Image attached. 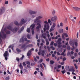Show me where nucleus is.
I'll list each match as a JSON object with an SVG mask.
<instances>
[{
    "label": "nucleus",
    "mask_w": 80,
    "mask_h": 80,
    "mask_svg": "<svg viewBox=\"0 0 80 80\" xmlns=\"http://www.w3.org/2000/svg\"><path fill=\"white\" fill-rule=\"evenodd\" d=\"M71 53L70 52H68L67 53V56H68V55H71Z\"/></svg>",
    "instance_id": "obj_50"
},
{
    "label": "nucleus",
    "mask_w": 80,
    "mask_h": 80,
    "mask_svg": "<svg viewBox=\"0 0 80 80\" xmlns=\"http://www.w3.org/2000/svg\"><path fill=\"white\" fill-rule=\"evenodd\" d=\"M27 44H28V43H29V42H31V41H30V40H27Z\"/></svg>",
    "instance_id": "obj_49"
},
{
    "label": "nucleus",
    "mask_w": 80,
    "mask_h": 80,
    "mask_svg": "<svg viewBox=\"0 0 80 80\" xmlns=\"http://www.w3.org/2000/svg\"><path fill=\"white\" fill-rule=\"evenodd\" d=\"M37 12V11H33L31 10L29 11V13L31 15H32V14H36Z\"/></svg>",
    "instance_id": "obj_8"
},
{
    "label": "nucleus",
    "mask_w": 80,
    "mask_h": 80,
    "mask_svg": "<svg viewBox=\"0 0 80 80\" xmlns=\"http://www.w3.org/2000/svg\"><path fill=\"white\" fill-rule=\"evenodd\" d=\"M50 48H51L52 50H55V48H54V47H53V46H51Z\"/></svg>",
    "instance_id": "obj_28"
},
{
    "label": "nucleus",
    "mask_w": 80,
    "mask_h": 80,
    "mask_svg": "<svg viewBox=\"0 0 80 80\" xmlns=\"http://www.w3.org/2000/svg\"><path fill=\"white\" fill-rule=\"evenodd\" d=\"M55 26H56V24L55 23H53V25L52 26L50 29L49 30L50 32H51L52 30H54L55 29Z\"/></svg>",
    "instance_id": "obj_7"
},
{
    "label": "nucleus",
    "mask_w": 80,
    "mask_h": 80,
    "mask_svg": "<svg viewBox=\"0 0 80 80\" xmlns=\"http://www.w3.org/2000/svg\"><path fill=\"white\" fill-rule=\"evenodd\" d=\"M44 23H46V24H44V27H45V28H46L47 29H49V27H50L49 26V25H48V22H47V21H45L44 22Z\"/></svg>",
    "instance_id": "obj_5"
},
{
    "label": "nucleus",
    "mask_w": 80,
    "mask_h": 80,
    "mask_svg": "<svg viewBox=\"0 0 80 80\" xmlns=\"http://www.w3.org/2000/svg\"><path fill=\"white\" fill-rule=\"evenodd\" d=\"M42 65H43V66L45 67H46V65H45V63H44L43 62H42Z\"/></svg>",
    "instance_id": "obj_58"
},
{
    "label": "nucleus",
    "mask_w": 80,
    "mask_h": 80,
    "mask_svg": "<svg viewBox=\"0 0 80 80\" xmlns=\"http://www.w3.org/2000/svg\"><path fill=\"white\" fill-rule=\"evenodd\" d=\"M58 68H61V67H62V65H58Z\"/></svg>",
    "instance_id": "obj_55"
},
{
    "label": "nucleus",
    "mask_w": 80,
    "mask_h": 80,
    "mask_svg": "<svg viewBox=\"0 0 80 80\" xmlns=\"http://www.w3.org/2000/svg\"><path fill=\"white\" fill-rule=\"evenodd\" d=\"M24 26H22V28L20 29L19 31L18 32V33H21V32L22 31H23V30H24Z\"/></svg>",
    "instance_id": "obj_13"
},
{
    "label": "nucleus",
    "mask_w": 80,
    "mask_h": 80,
    "mask_svg": "<svg viewBox=\"0 0 80 80\" xmlns=\"http://www.w3.org/2000/svg\"><path fill=\"white\" fill-rule=\"evenodd\" d=\"M2 31L0 32V37H2V38H7V34L5 32H2Z\"/></svg>",
    "instance_id": "obj_3"
},
{
    "label": "nucleus",
    "mask_w": 80,
    "mask_h": 80,
    "mask_svg": "<svg viewBox=\"0 0 80 80\" xmlns=\"http://www.w3.org/2000/svg\"><path fill=\"white\" fill-rule=\"evenodd\" d=\"M50 63L51 65H53V63H55V62L53 60H51L50 61Z\"/></svg>",
    "instance_id": "obj_26"
},
{
    "label": "nucleus",
    "mask_w": 80,
    "mask_h": 80,
    "mask_svg": "<svg viewBox=\"0 0 80 80\" xmlns=\"http://www.w3.org/2000/svg\"><path fill=\"white\" fill-rule=\"evenodd\" d=\"M3 32H5V33H6V34H10L11 33V32L9 31L7 29V28L5 27L4 28L3 31Z\"/></svg>",
    "instance_id": "obj_6"
},
{
    "label": "nucleus",
    "mask_w": 80,
    "mask_h": 80,
    "mask_svg": "<svg viewBox=\"0 0 80 80\" xmlns=\"http://www.w3.org/2000/svg\"><path fill=\"white\" fill-rule=\"evenodd\" d=\"M74 55L75 57H77V53H75L74 54Z\"/></svg>",
    "instance_id": "obj_42"
},
{
    "label": "nucleus",
    "mask_w": 80,
    "mask_h": 80,
    "mask_svg": "<svg viewBox=\"0 0 80 80\" xmlns=\"http://www.w3.org/2000/svg\"><path fill=\"white\" fill-rule=\"evenodd\" d=\"M42 37H43V38L44 39H45L46 38V37L45 36L43 35V34H42Z\"/></svg>",
    "instance_id": "obj_43"
},
{
    "label": "nucleus",
    "mask_w": 80,
    "mask_h": 80,
    "mask_svg": "<svg viewBox=\"0 0 80 80\" xmlns=\"http://www.w3.org/2000/svg\"><path fill=\"white\" fill-rule=\"evenodd\" d=\"M67 60V58H66L65 57H64L62 58L63 61H65Z\"/></svg>",
    "instance_id": "obj_44"
},
{
    "label": "nucleus",
    "mask_w": 80,
    "mask_h": 80,
    "mask_svg": "<svg viewBox=\"0 0 80 80\" xmlns=\"http://www.w3.org/2000/svg\"><path fill=\"white\" fill-rule=\"evenodd\" d=\"M26 63H27V64H28V65L29 66L30 65V62L29 61L26 62Z\"/></svg>",
    "instance_id": "obj_38"
},
{
    "label": "nucleus",
    "mask_w": 80,
    "mask_h": 80,
    "mask_svg": "<svg viewBox=\"0 0 80 80\" xmlns=\"http://www.w3.org/2000/svg\"><path fill=\"white\" fill-rule=\"evenodd\" d=\"M74 65L75 66L76 69H77L78 68V67L77 66V65L76 64H74Z\"/></svg>",
    "instance_id": "obj_40"
},
{
    "label": "nucleus",
    "mask_w": 80,
    "mask_h": 80,
    "mask_svg": "<svg viewBox=\"0 0 80 80\" xmlns=\"http://www.w3.org/2000/svg\"><path fill=\"white\" fill-rule=\"evenodd\" d=\"M20 68L21 70H23V66L22 64V63H20V65L18 66Z\"/></svg>",
    "instance_id": "obj_17"
},
{
    "label": "nucleus",
    "mask_w": 80,
    "mask_h": 80,
    "mask_svg": "<svg viewBox=\"0 0 80 80\" xmlns=\"http://www.w3.org/2000/svg\"><path fill=\"white\" fill-rule=\"evenodd\" d=\"M75 41L74 42V43L75 46H76V47H78V42H77L78 40H77V39H75Z\"/></svg>",
    "instance_id": "obj_15"
},
{
    "label": "nucleus",
    "mask_w": 80,
    "mask_h": 80,
    "mask_svg": "<svg viewBox=\"0 0 80 80\" xmlns=\"http://www.w3.org/2000/svg\"><path fill=\"white\" fill-rule=\"evenodd\" d=\"M75 51L77 53H78V49H76Z\"/></svg>",
    "instance_id": "obj_59"
},
{
    "label": "nucleus",
    "mask_w": 80,
    "mask_h": 80,
    "mask_svg": "<svg viewBox=\"0 0 80 80\" xmlns=\"http://www.w3.org/2000/svg\"><path fill=\"white\" fill-rule=\"evenodd\" d=\"M67 49L68 50H70V46L68 45L67 46Z\"/></svg>",
    "instance_id": "obj_34"
},
{
    "label": "nucleus",
    "mask_w": 80,
    "mask_h": 80,
    "mask_svg": "<svg viewBox=\"0 0 80 80\" xmlns=\"http://www.w3.org/2000/svg\"><path fill=\"white\" fill-rule=\"evenodd\" d=\"M23 71L24 72H26V73H27V72H28V70H27L26 69H24L23 70Z\"/></svg>",
    "instance_id": "obj_39"
},
{
    "label": "nucleus",
    "mask_w": 80,
    "mask_h": 80,
    "mask_svg": "<svg viewBox=\"0 0 80 80\" xmlns=\"http://www.w3.org/2000/svg\"><path fill=\"white\" fill-rule=\"evenodd\" d=\"M48 23H51V21L50 19L48 20Z\"/></svg>",
    "instance_id": "obj_54"
},
{
    "label": "nucleus",
    "mask_w": 80,
    "mask_h": 80,
    "mask_svg": "<svg viewBox=\"0 0 80 80\" xmlns=\"http://www.w3.org/2000/svg\"><path fill=\"white\" fill-rule=\"evenodd\" d=\"M41 21L40 20L36 18V19H35L34 20V23H37L36 25L37 26L36 27V29L37 32H39V30H40V28H41L42 27V25H41V24L40 23L41 22Z\"/></svg>",
    "instance_id": "obj_1"
},
{
    "label": "nucleus",
    "mask_w": 80,
    "mask_h": 80,
    "mask_svg": "<svg viewBox=\"0 0 80 80\" xmlns=\"http://www.w3.org/2000/svg\"><path fill=\"white\" fill-rule=\"evenodd\" d=\"M14 24H15V25H17V26L18 25V22H17V21H14Z\"/></svg>",
    "instance_id": "obj_30"
},
{
    "label": "nucleus",
    "mask_w": 80,
    "mask_h": 80,
    "mask_svg": "<svg viewBox=\"0 0 80 80\" xmlns=\"http://www.w3.org/2000/svg\"><path fill=\"white\" fill-rule=\"evenodd\" d=\"M52 15H54L55 13V10H53L52 12Z\"/></svg>",
    "instance_id": "obj_45"
},
{
    "label": "nucleus",
    "mask_w": 80,
    "mask_h": 80,
    "mask_svg": "<svg viewBox=\"0 0 80 80\" xmlns=\"http://www.w3.org/2000/svg\"><path fill=\"white\" fill-rule=\"evenodd\" d=\"M61 72H62V74H64V73L66 72V71L65 70H64V71H61Z\"/></svg>",
    "instance_id": "obj_35"
},
{
    "label": "nucleus",
    "mask_w": 80,
    "mask_h": 80,
    "mask_svg": "<svg viewBox=\"0 0 80 80\" xmlns=\"http://www.w3.org/2000/svg\"><path fill=\"white\" fill-rule=\"evenodd\" d=\"M12 27V26L11 25H8L7 27V29H8L9 30H11L12 32L13 33H15L16 32H17V30H18V28H13Z\"/></svg>",
    "instance_id": "obj_2"
},
{
    "label": "nucleus",
    "mask_w": 80,
    "mask_h": 80,
    "mask_svg": "<svg viewBox=\"0 0 80 80\" xmlns=\"http://www.w3.org/2000/svg\"><path fill=\"white\" fill-rule=\"evenodd\" d=\"M31 53V50H30L28 52L27 55L28 57H29V56H30V53Z\"/></svg>",
    "instance_id": "obj_18"
},
{
    "label": "nucleus",
    "mask_w": 80,
    "mask_h": 80,
    "mask_svg": "<svg viewBox=\"0 0 80 80\" xmlns=\"http://www.w3.org/2000/svg\"><path fill=\"white\" fill-rule=\"evenodd\" d=\"M27 32H28V33H30V28H28L27 29Z\"/></svg>",
    "instance_id": "obj_32"
},
{
    "label": "nucleus",
    "mask_w": 80,
    "mask_h": 80,
    "mask_svg": "<svg viewBox=\"0 0 80 80\" xmlns=\"http://www.w3.org/2000/svg\"><path fill=\"white\" fill-rule=\"evenodd\" d=\"M38 20H39V19H41V18H43V16H38L36 17Z\"/></svg>",
    "instance_id": "obj_27"
},
{
    "label": "nucleus",
    "mask_w": 80,
    "mask_h": 80,
    "mask_svg": "<svg viewBox=\"0 0 80 80\" xmlns=\"http://www.w3.org/2000/svg\"><path fill=\"white\" fill-rule=\"evenodd\" d=\"M73 8L74 10H75V11H77L78 12V11H80V8L78 7H73Z\"/></svg>",
    "instance_id": "obj_11"
},
{
    "label": "nucleus",
    "mask_w": 80,
    "mask_h": 80,
    "mask_svg": "<svg viewBox=\"0 0 80 80\" xmlns=\"http://www.w3.org/2000/svg\"><path fill=\"white\" fill-rule=\"evenodd\" d=\"M42 62H43V59H41L39 61V62H40V63H42Z\"/></svg>",
    "instance_id": "obj_61"
},
{
    "label": "nucleus",
    "mask_w": 80,
    "mask_h": 80,
    "mask_svg": "<svg viewBox=\"0 0 80 80\" xmlns=\"http://www.w3.org/2000/svg\"><path fill=\"white\" fill-rule=\"evenodd\" d=\"M41 50H42V46H40L39 47V52H41Z\"/></svg>",
    "instance_id": "obj_51"
},
{
    "label": "nucleus",
    "mask_w": 80,
    "mask_h": 80,
    "mask_svg": "<svg viewBox=\"0 0 80 80\" xmlns=\"http://www.w3.org/2000/svg\"><path fill=\"white\" fill-rule=\"evenodd\" d=\"M5 11V8L4 7H2L0 9V15H2V13H3Z\"/></svg>",
    "instance_id": "obj_4"
},
{
    "label": "nucleus",
    "mask_w": 80,
    "mask_h": 80,
    "mask_svg": "<svg viewBox=\"0 0 80 80\" xmlns=\"http://www.w3.org/2000/svg\"><path fill=\"white\" fill-rule=\"evenodd\" d=\"M42 43H45V41H44V40H43V39H42Z\"/></svg>",
    "instance_id": "obj_60"
},
{
    "label": "nucleus",
    "mask_w": 80,
    "mask_h": 80,
    "mask_svg": "<svg viewBox=\"0 0 80 80\" xmlns=\"http://www.w3.org/2000/svg\"><path fill=\"white\" fill-rule=\"evenodd\" d=\"M21 22L22 24H24V23H25L26 22L25 21V19H22L21 20Z\"/></svg>",
    "instance_id": "obj_22"
},
{
    "label": "nucleus",
    "mask_w": 80,
    "mask_h": 80,
    "mask_svg": "<svg viewBox=\"0 0 80 80\" xmlns=\"http://www.w3.org/2000/svg\"><path fill=\"white\" fill-rule=\"evenodd\" d=\"M54 45L55 46V47H57V44L56 43H54Z\"/></svg>",
    "instance_id": "obj_62"
},
{
    "label": "nucleus",
    "mask_w": 80,
    "mask_h": 80,
    "mask_svg": "<svg viewBox=\"0 0 80 80\" xmlns=\"http://www.w3.org/2000/svg\"><path fill=\"white\" fill-rule=\"evenodd\" d=\"M57 19V17L55 16L51 18V21H52V22H54Z\"/></svg>",
    "instance_id": "obj_10"
},
{
    "label": "nucleus",
    "mask_w": 80,
    "mask_h": 80,
    "mask_svg": "<svg viewBox=\"0 0 80 80\" xmlns=\"http://www.w3.org/2000/svg\"><path fill=\"white\" fill-rule=\"evenodd\" d=\"M45 53V50H42V53H41V55L42 56H44Z\"/></svg>",
    "instance_id": "obj_23"
},
{
    "label": "nucleus",
    "mask_w": 80,
    "mask_h": 80,
    "mask_svg": "<svg viewBox=\"0 0 80 80\" xmlns=\"http://www.w3.org/2000/svg\"><path fill=\"white\" fill-rule=\"evenodd\" d=\"M25 46H26V45L25 44H22L21 46V48H24L23 49V50L24 51H25V49H26V48H25Z\"/></svg>",
    "instance_id": "obj_14"
},
{
    "label": "nucleus",
    "mask_w": 80,
    "mask_h": 80,
    "mask_svg": "<svg viewBox=\"0 0 80 80\" xmlns=\"http://www.w3.org/2000/svg\"><path fill=\"white\" fill-rule=\"evenodd\" d=\"M46 42L47 45H48L49 44V42L48 41V40H46Z\"/></svg>",
    "instance_id": "obj_41"
},
{
    "label": "nucleus",
    "mask_w": 80,
    "mask_h": 80,
    "mask_svg": "<svg viewBox=\"0 0 80 80\" xmlns=\"http://www.w3.org/2000/svg\"><path fill=\"white\" fill-rule=\"evenodd\" d=\"M32 35H34V33H35V32H34V30H32Z\"/></svg>",
    "instance_id": "obj_47"
},
{
    "label": "nucleus",
    "mask_w": 80,
    "mask_h": 80,
    "mask_svg": "<svg viewBox=\"0 0 80 80\" xmlns=\"http://www.w3.org/2000/svg\"><path fill=\"white\" fill-rule=\"evenodd\" d=\"M59 33H63V29H60L59 30Z\"/></svg>",
    "instance_id": "obj_21"
},
{
    "label": "nucleus",
    "mask_w": 80,
    "mask_h": 80,
    "mask_svg": "<svg viewBox=\"0 0 80 80\" xmlns=\"http://www.w3.org/2000/svg\"><path fill=\"white\" fill-rule=\"evenodd\" d=\"M10 79V77L8 76L6 78H5V80H8Z\"/></svg>",
    "instance_id": "obj_33"
},
{
    "label": "nucleus",
    "mask_w": 80,
    "mask_h": 80,
    "mask_svg": "<svg viewBox=\"0 0 80 80\" xmlns=\"http://www.w3.org/2000/svg\"><path fill=\"white\" fill-rule=\"evenodd\" d=\"M58 45H61V44H62V42H58Z\"/></svg>",
    "instance_id": "obj_63"
},
{
    "label": "nucleus",
    "mask_w": 80,
    "mask_h": 80,
    "mask_svg": "<svg viewBox=\"0 0 80 80\" xmlns=\"http://www.w3.org/2000/svg\"><path fill=\"white\" fill-rule=\"evenodd\" d=\"M46 61H47V62H49L50 61V59L49 58H48V59H46Z\"/></svg>",
    "instance_id": "obj_57"
},
{
    "label": "nucleus",
    "mask_w": 80,
    "mask_h": 80,
    "mask_svg": "<svg viewBox=\"0 0 80 80\" xmlns=\"http://www.w3.org/2000/svg\"><path fill=\"white\" fill-rule=\"evenodd\" d=\"M69 43L71 45H72V46L74 45V42L72 41H70V42Z\"/></svg>",
    "instance_id": "obj_25"
},
{
    "label": "nucleus",
    "mask_w": 80,
    "mask_h": 80,
    "mask_svg": "<svg viewBox=\"0 0 80 80\" xmlns=\"http://www.w3.org/2000/svg\"><path fill=\"white\" fill-rule=\"evenodd\" d=\"M27 38H24V41H27Z\"/></svg>",
    "instance_id": "obj_64"
},
{
    "label": "nucleus",
    "mask_w": 80,
    "mask_h": 80,
    "mask_svg": "<svg viewBox=\"0 0 80 80\" xmlns=\"http://www.w3.org/2000/svg\"><path fill=\"white\" fill-rule=\"evenodd\" d=\"M54 43L53 41H52L51 43L50 44V46H53V44Z\"/></svg>",
    "instance_id": "obj_36"
},
{
    "label": "nucleus",
    "mask_w": 80,
    "mask_h": 80,
    "mask_svg": "<svg viewBox=\"0 0 80 80\" xmlns=\"http://www.w3.org/2000/svg\"><path fill=\"white\" fill-rule=\"evenodd\" d=\"M69 72H75V70L74 69H73V68H69L68 69Z\"/></svg>",
    "instance_id": "obj_16"
},
{
    "label": "nucleus",
    "mask_w": 80,
    "mask_h": 80,
    "mask_svg": "<svg viewBox=\"0 0 80 80\" xmlns=\"http://www.w3.org/2000/svg\"><path fill=\"white\" fill-rule=\"evenodd\" d=\"M60 26L61 27H63V24L62 23V22H61L60 23Z\"/></svg>",
    "instance_id": "obj_48"
},
{
    "label": "nucleus",
    "mask_w": 80,
    "mask_h": 80,
    "mask_svg": "<svg viewBox=\"0 0 80 80\" xmlns=\"http://www.w3.org/2000/svg\"><path fill=\"white\" fill-rule=\"evenodd\" d=\"M8 74H10V75H11V74H12V73L10 72L8 70Z\"/></svg>",
    "instance_id": "obj_52"
},
{
    "label": "nucleus",
    "mask_w": 80,
    "mask_h": 80,
    "mask_svg": "<svg viewBox=\"0 0 80 80\" xmlns=\"http://www.w3.org/2000/svg\"><path fill=\"white\" fill-rule=\"evenodd\" d=\"M32 44H28L26 46V47H32Z\"/></svg>",
    "instance_id": "obj_31"
},
{
    "label": "nucleus",
    "mask_w": 80,
    "mask_h": 80,
    "mask_svg": "<svg viewBox=\"0 0 80 80\" xmlns=\"http://www.w3.org/2000/svg\"><path fill=\"white\" fill-rule=\"evenodd\" d=\"M5 3V5H7V4H8V1H6Z\"/></svg>",
    "instance_id": "obj_56"
},
{
    "label": "nucleus",
    "mask_w": 80,
    "mask_h": 80,
    "mask_svg": "<svg viewBox=\"0 0 80 80\" xmlns=\"http://www.w3.org/2000/svg\"><path fill=\"white\" fill-rule=\"evenodd\" d=\"M16 50L18 53H20V52H22V50L18 48H17Z\"/></svg>",
    "instance_id": "obj_20"
},
{
    "label": "nucleus",
    "mask_w": 80,
    "mask_h": 80,
    "mask_svg": "<svg viewBox=\"0 0 80 80\" xmlns=\"http://www.w3.org/2000/svg\"><path fill=\"white\" fill-rule=\"evenodd\" d=\"M16 60L18 61V62H19L20 60V58H16Z\"/></svg>",
    "instance_id": "obj_46"
},
{
    "label": "nucleus",
    "mask_w": 80,
    "mask_h": 80,
    "mask_svg": "<svg viewBox=\"0 0 80 80\" xmlns=\"http://www.w3.org/2000/svg\"><path fill=\"white\" fill-rule=\"evenodd\" d=\"M64 36H65V37H68V35L67 33H64L62 35V38L63 39H64Z\"/></svg>",
    "instance_id": "obj_12"
},
{
    "label": "nucleus",
    "mask_w": 80,
    "mask_h": 80,
    "mask_svg": "<svg viewBox=\"0 0 80 80\" xmlns=\"http://www.w3.org/2000/svg\"><path fill=\"white\" fill-rule=\"evenodd\" d=\"M20 42H24V39H23V38H21L19 41Z\"/></svg>",
    "instance_id": "obj_24"
},
{
    "label": "nucleus",
    "mask_w": 80,
    "mask_h": 80,
    "mask_svg": "<svg viewBox=\"0 0 80 80\" xmlns=\"http://www.w3.org/2000/svg\"><path fill=\"white\" fill-rule=\"evenodd\" d=\"M62 42V38H58L57 41V42L58 43V42Z\"/></svg>",
    "instance_id": "obj_29"
},
{
    "label": "nucleus",
    "mask_w": 80,
    "mask_h": 80,
    "mask_svg": "<svg viewBox=\"0 0 80 80\" xmlns=\"http://www.w3.org/2000/svg\"><path fill=\"white\" fill-rule=\"evenodd\" d=\"M35 27V24H32L31 26H30V28H31H31V30H32V29H33V28H34V27Z\"/></svg>",
    "instance_id": "obj_19"
},
{
    "label": "nucleus",
    "mask_w": 80,
    "mask_h": 80,
    "mask_svg": "<svg viewBox=\"0 0 80 80\" xmlns=\"http://www.w3.org/2000/svg\"><path fill=\"white\" fill-rule=\"evenodd\" d=\"M3 56L4 57H7L9 56V53L8 52V51H6L3 54Z\"/></svg>",
    "instance_id": "obj_9"
},
{
    "label": "nucleus",
    "mask_w": 80,
    "mask_h": 80,
    "mask_svg": "<svg viewBox=\"0 0 80 80\" xmlns=\"http://www.w3.org/2000/svg\"><path fill=\"white\" fill-rule=\"evenodd\" d=\"M22 64L23 66H26V64H25V62H23Z\"/></svg>",
    "instance_id": "obj_53"
},
{
    "label": "nucleus",
    "mask_w": 80,
    "mask_h": 80,
    "mask_svg": "<svg viewBox=\"0 0 80 80\" xmlns=\"http://www.w3.org/2000/svg\"><path fill=\"white\" fill-rule=\"evenodd\" d=\"M27 38L28 39H30V35L29 34H28L27 35Z\"/></svg>",
    "instance_id": "obj_37"
}]
</instances>
